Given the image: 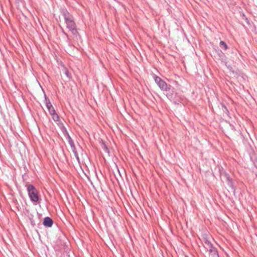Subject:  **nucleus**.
Wrapping results in <instances>:
<instances>
[{
	"instance_id": "1",
	"label": "nucleus",
	"mask_w": 257,
	"mask_h": 257,
	"mask_svg": "<svg viewBox=\"0 0 257 257\" xmlns=\"http://www.w3.org/2000/svg\"><path fill=\"white\" fill-rule=\"evenodd\" d=\"M60 12L64 17L67 28L71 32L73 35H78L79 34L77 31L76 24L74 21L73 16L65 7H61L60 9Z\"/></svg>"
},
{
	"instance_id": "2",
	"label": "nucleus",
	"mask_w": 257,
	"mask_h": 257,
	"mask_svg": "<svg viewBox=\"0 0 257 257\" xmlns=\"http://www.w3.org/2000/svg\"><path fill=\"white\" fill-rule=\"evenodd\" d=\"M26 187L30 200L33 204H40L42 199L36 188L33 184L26 185Z\"/></svg>"
},
{
	"instance_id": "3",
	"label": "nucleus",
	"mask_w": 257,
	"mask_h": 257,
	"mask_svg": "<svg viewBox=\"0 0 257 257\" xmlns=\"http://www.w3.org/2000/svg\"><path fill=\"white\" fill-rule=\"evenodd\" d=\"M65 137L67 140V141H68V143H69V145H70V146L71 147L72 151L74 154V155H75V157L77 158V160H79L78 155L77 152L76 151V147L75 146V144H74V143L73 140L71 138V137L69 135V134H68L67 136H65Z\"/></svg>"
},
{
	"instance_id": "4",
	"label": "nucleus",
	"mask_w": 257,
	"mask_h": 257,
	"mask_svg": "<svg viewBox=\"0 0 257 257\" xmlns=\"http://www.w3.org/2000/svg\"><path fill=\"white\" fill-rule=\"evenodd\" d=\"M45 97V102L46 106L48 110L49 113L51 114L52 113L54 114L56 111L54 107L52 105L51 101L48 97H47L46 95L44 93Z\"/></svg>"
},
{
	"instance_id": "5",
	"label": "nucleus",
	"mask_w": 257,
	"mask_h": 257,
	"mask_svg": "<svg viewBox=\"0 0 257 257\" xmlns=\"http://www.w3.org/2000/svg\"><path fill=\"white\" fill-rule=\"evenodd\" d=\"M158 86L159 87L160 89L163 91H169V90H171L172 88L171 85L168 84L163 80H162V81H161V82L159 83Z\"/></svg>"
},
{
	"instance_id": "6",
	"label": "nucleus",
	"mask_w": 257,
	"mask_h": 257,
	"mask_svg": "<svg viewBox=\"0 0 257 257\" xmlns=\"http://www.w3.org/2000/svg\"><path fill=\"white\" fill-rule=\"evenodd\" d=\"M54 221L51 217L47 216L44 218L43 224L46 227H51Z\"/></svg>"
},
{
	"instance_id": "7",
	"label": "nucleus",
	"mask_w": 257,
	"mask_h": 257,
	"mask_svg": "<svg viewBox=\"0 0 257 257\" xmlns=\"http://www.w3.org/2000/svg\"><path fill=\"white\" fill-rule=\"evenodd\" d=\"M204 241V246L207 250H209V249H211L214 246L211 243V242L207 239V237L203 238Z\"/></svg>"
},
{
	"instance_id": "8",
	"label": "nucleus",
	"mask_w": 257,
	"mask_h": 257,
	"mask_svg": "<svg viewBox=\"0 0 257 257\" xmlns=\"http://www.w3.org/2000/svg\"><path fill=\"white\" fill-rule=\"evenodd\" d=\"M213 49L218 55L219 59L220 60H223L224 57V54L222 52V50L217 47H213Z\"/></svg>"
},
{
	"instance_id": "9",
	"label": "nucleus",
	"mask_w": 257,
	"mask_h": 257,
	"mask_svg": "<svg viewBox=\"0 0 257 257\" xmlns=\"http://www.w3.org/2000/svg\"><path fill=\"white\" fill-rule=\"evenodd\" d=\"M208 251L211 257H219L217 249L216 247H214Z\"/></svg>"
},
{
	"instance_id": "10",
	"label": "nucleus",
	"mask_w": 257,
	"mask_h": 257,
	"mask_svg": "<svg viewBox=\"0 0 257 257\" xmlns=\"http://www.w3.org/2000/svg\"><path fill=\"white\" fill-rule=\"evenodd\" d=\"M58 125L60 128L61 132L64 135V137L69 134L66 127L64 126V124L62 122H59L58 123Z\"/></svg>"
},
{
	"instance_id": "11",
	"label": "nucleus",
	"mask_w": 257,
	"mask_h": 257,
	"mask_svg": "<svg viewBox=\"0 0 257 257\" xmlns=\"http://www.w3.org/2000/svg\"><path fill=\"white\" fill-rule=\"evenodd\" d=\"M175 89L172 86L171 90H169V91H166V96L168 99L170 100H174V90Z\"/></svg>"
},
{
	"instance_id": "12",
	"label": "nucleus",
	"mask_w": 257,
	"mask_h": 257,
	"mask_svg": "<svg viewBox=\"0 0 257 257\" xmlns=\"http://www.w3.org/2000/svg\"><path fill=\"white\" fill-rule=\"evenodd\" d=\"M227 185L231 188L234 193H235V189L233 184V182L232 178H230L226 180Z\"/></svg>"
},
{
	"instance_id": "13",
	"label": "nucleus",
	"mask_w": 257,
	"mask_h": 257,
	"mask_svg": "<svg viewBox=\"0 0 257 257\" xmlns=\"http://www.w3.org/2000/svg\"><path fill=\"white\" fill-rule=\"evenodd\" d=\"M177 93H175V96L174 97V99L172 100L174 101V103L175 104H179L180 103H182V100H183V97L177 96Z\"/></svg>"
},
{
	"instance_id": "14",
	"label": "nucleus",
	"mask_w": 257,
	"mask_h": 257,
	"mask_svg": "<svg viewBox=\"0 0 257 257\" xmlns=\"http://www.w3.org/2000/svg\"><path fill=\"white\" fill-rule=\"evenodd\" d=\"M99 143L101 145V148L105 152H107V153H109V149L108 148L107 146H106V145L105 144L104 142L101 139L100 141H99Z\"/></svg>"
},
{
	"instance_id": "15",
	"label": "nucleus",
	"mask_w": 257,
	"mask_h": 257,
	"mask_svg": "<svg viewBox=\"0 0 257 257\" xmlns=\"http://www.w3.org/2000/svg\"><path fill=\"white\" fill-rule=\"evenodd\" d=\"M219 172L221 175H223L226 178V180L230 178L229 175L224 170L222 167L219 169Z\"/></svg>"
},
{
	"instance_id": "16",
	"label": "nucleus",
	"mask_w": 257,
	"mask_h": 257,
	"mask_svg": "<svg viewBox=\"0 0 257 257\" xmlns=\"http://www.w3.org/2000/svg\"><path fill=\"white\" fill-rule=\"evenodd\" d=\"M153 78H154V79L155 80V82H156V83L158 86V85L159 84V83H160L161 81H162V80L163 79H162L160 77L157 76L155 74H153Z\"/></svg>"
},
{
	"instance_id": "17",
	"label": "nucleus",
	"mask_w": 257,
	"mask_h": 257,
	"mask_svg": "<svg viewBox=\"0 0 257 257\" xmlns=\"http://www.w3.org/2000/svg\"><path fill=\"white\" fill-rule=\"evenodd\" d=\"M219 46L221 48H222L224 50H226L228 49V47L226 43L223 41H221L219 43Z\"/></svg>"
},
{
	"instance_id": "18",
	"label": "nucleus",
	"mask_w": 257,
	"mask_h": 257,
	"mask_svg": "<svg viewBox=\"0 0 257 257\" xmlns=\"http://www.w3.org/2000/svg\"><path fill=\"white\" fill-rule=\"evenodd\" d=\"M52 116V119L55 122L59 121L60 120L59 116L56 113L55 111L54 114L52 113L50 114Z\"/></svg>"
},
{
	"instance_id": "19",
	"label": "nucleus",
	"mask_w": 257,
	"mask_h": 257,
	"mask_svg": "<svg viewBox=\"0 0 257 257\" xmlns=\"http://www.w3.org/2000/svg\"><path fill=\"white\" fill-rule=\"evenodd\" d=\"M221 106H222V110H223V112L226 113L228 114L229 113V111H228L227 107L225 105V104H223V103H221Z\"/></svg>"
},
{
	"instance_id": "20",
	"label": "nucleus",
	"mask_w": 257,
	"mask_h": 257,
	"mask_svg": "<svg viewBox=\"0 0 257 257\" xmlns=\"http://www.w3.org/2000/svg\"><path fill=\"white\" fill-rule=\"evenodd\" d=\"M60 28H61V29L62 30V33L66 36L67 39L68 40H69V36L68 35V34L64 31L63 28L62 27L60 26Z\"/></svg>"
},
{
	"instance_id": "21",
	"label": "nucleus",
	"mask_w": 257,
	"mask_h": 257,
	"mask_svg": "<svg viewBox=\"0 0 257 257\" xmlns=\"http://www.w3.org/2000/svg\"><path fill=\"white\" fill-rule=\"evenodd\" d=\"M65 74L67 76V77H68L69 78H70V76L69 72L67 69L65 70Z\"/></svg>"
},
{
	"instance_id": "22",
	"label": "nucleus",
	"mask_w": 257,
	"mask_h": 257,
	"mask_svg": "<svg viewBox=\"0 0 257 257\" xmlns=\"http://www.w3.org/2000/svg\"><path fill=\"white\" fill-rule=\"evenodd\" d=\"M30 220H31V225L33 226H34L35 225H36V223L34 221V220H33L32 219L30 218Z\"/></svg>"
}]
</instances>
